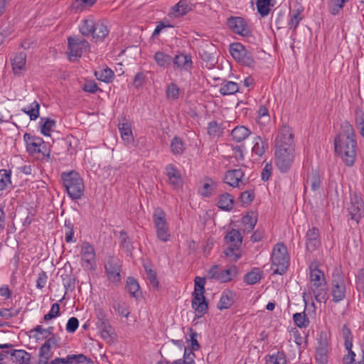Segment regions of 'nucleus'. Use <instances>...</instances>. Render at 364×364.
I'll return each mask as SVG.
<instances>
[{
	"label": "nucleus",
	"instance_id": "e2e57ef3",
	"mask_svg": "<svg viewBox=\"0 0 364 364\" xmlns=\"http://www.w3.org/2000/svg\"><path fill=\"white\" fill-rule=\"evenodd\" d=\"M255 198V193L253 191H245L240 194V201L244 205H247Z\"/></svg>",
	"mask_w": 364,
	"mask_h": 364
},
{
	"label": "nucleus",
	"instance_id": "473e14b6",
	"mask_svg": "<svg viewBox=\"0 0 364 364\" xmlns=\"http://www.w3.org/2000/svg\"><path fill=\"white\" fill-rule=\"evenodd\" d=\"M257 222V215L254 212L248 213L242 218V223L244 225V231L246 232H251Z\"/></svg>",
	"mask_w": 364,
	"mask_h": 364
},
{
	"label": "nucleus",
	"instance_id": "f8f14e48",
	"mask_svg": "<svg viewBox=\"0 0 364 364\" xmlns=\"http://www.w3.org/2000/svg\"><path fill=\"white\" fill-rule=\"evenodd\" d=\"M228 28L235 33L242 36H251V29L247 21L240 16H231L228 19Z\"/></svg>",
	"mask_w": 364,
	"mask_h": 364
},
{
	"label": "nucleus",
	"instance_id": "3c124183",
	"mask_svg": "<svg viewBox=\"0 0 364 364\" xmlns=\"http://www.w3.org/2000/svg\"><path fill=\"white\" fill-rule=\"evenodd\" d=\"M171 151L174 155H181L184 151V144L180 137L175 136L171 142Z\"/></svg>",
	"mask_w": 364,
	"mask_h": 364
},
{
	"label": "nucleus",
	"instance_id": "58836bf2",
	"mask_svg": "<svg viewBox=\"0 0 364 364\" xmlns=\"http://www.w3.org/2000/svg\"><path fill=\"white\" fill-rule=\"evenodd\" d=\"M253 140L254 146L252 149V153L257 155L258 156H262L267 148V144L259 136L255 135Z\"/></svg>",
	"mask_w": 364,
	"mask_h": 364
},
{
	"label": "nucleus",
	"instance_id": "4d7b16f0",
	"mask_svg": "<svg viewBox=\"0 0 364 364\" xmlns=\"http://www.w3.org/2000/svg\"><path fill=\"white\" fill-rule=\"evenodd\" d=\"M26 143V151L29 154L33 155L38 153L44 154L43 151V146H41L38 144L33 142L31 140L24 141Z\"/></svg>",
	"mask_w": 364,
	"mask_h": 364
},
{
	"label": "nucleus",
	"instance_id": "2eb2a0df",
	"mask_svg": "<svg viewBox=\"0 0 364 364\" xmlns=\"http://www.w3.org/2000/svg\"><path fill=\"white\" fill-rule=\"evenodd\" d=\"M320 230L316 227L309 228L305 234V245L308 252H314L321 246Z\"/></svg>",
	"mask_w": 364,
	"mask_h": 364
},
{
	"label": "nucleus",
	"instance_id": "6e6d98bb",
	"mask_svg": "<svg viewBox=\"0 0 364 364\" xmlns=\"http://www.w3.org/2000/svg\"><path fill=\"white\" fill-rule=\"evenodd\" d=\"M237 62L242 63L245 66L252 68L255 65V61L251 52L245 49V53L241 55V60H237Z\"/></svg>",
	"mask_w": 364,
	"mask_h": 364
},
{
	"label": "nucleus",
	"instance_id": "09e8293b",
	"mask_svg": "<svg viewBox=\"0 0 364 364\" xmlns=\"http://www.w3.org/2000/svg\"><path fill=\"white\" fill-rule=\"evenodd\" d=\"M180 89L178 86L174 83L171 82L167 85L166 90V97L168 100H176L179 98Z\"/></svg>",
	"mask_w": 364,
	"mask_h": 364
},
{
	"label": "nucleus",
	"instance_id": "9d476101",
	"mask_svg": "<svg viewBox=\"0 0 364 364\" xmlns=\"http://www.w3.org/2000/svg\"><path fill=\"white\" fill-rule=\"evenodd\" d=\"M210 279H215L220 282L231 281L237 274V268L232 265L227 269H223L218 265H214L208 271Z\"/></svg>",
	"mask_w": 364,
	"mask_h": 364
},
{
	"label": "nucleus",
	"instance_id": "c756f323",
	"mask_svg": "<svg viewBox=\"0 0 364 364\" xmlns=\"http://www.w3.org/2000/svg\"><path fill=\"white\" fill-rule=\"evenodd\" d=\"M262 277V271L259 268L255 267L250 272L245 274L244 282L248 285H252L261 280Z\"/></svg>",
	"mask_w": 364,
	"mask_h": 364
},
{
	"label": "nucleus",
	"instance_id": "72a5a7b5",
	"mask_svg": "<svg viewBox=\"0 0 364 364\" xmlns=\"http://www.w3.org/2000/svg\"><path fill=\"white\" fill-rule=\"evenodd\" d=\"M95 76L98 80H100L106 83H109L112 82L114 74V72L110 68L107 67L104 69L95 70Z\"/></svg>",
	"mask_w": 364,
	"mask_h": 364
},
{
	"label": "nucleus",
	"instance_id": "49530a36",
	"mask_svg": "<svg viewBox=\"0 0 364 364\" xmlns=\"http://www.w3.org/2000/svg\"><path fill=\"white\" fill-rule=\"evenodd\" d=\"M293 321L296 326L300 328L309 326L310 321L305 312L296 313L293 315Z\"/></svg>",
	"mask_w": 364,
	"mask_h": 364
},
{
	"label": "nucleus",
	"instance_id": "5fc2aeb1",
	"mask_svg": "<svg viewBox=\"0 0 364 364\" xmlns=\"http://www.w3.org/2000/svg\"><path fill=\"white\" fill-rule=\"evenodd\" d=\"M271 0H257L256 6L258 13L264 17L269 13V6Z\"/></svg>",
	"mask_w": 364,
	"mask_h": 364
},
{
	"label": "nucleus",
	"instance_id": "dca6fc26",
	"mask_svg": "<svg viewBox=\"0 0 364 364\" xmlns=\"http://www.w3.org/2000/svg\"><path fill=\"white\" fill-rule=\"evenodd\" d=\"M244 176V171L241 168L229 170L225 172L223 181L233 188H240L241 185L246 183Z\"/></svg>",
	"mask_w": 364,
	"mask_h": 364
},
{
	"label": "nucleus",
	"instance_id": "c85d7f7f",
	"mask_svg": "<svg viewBox=\"0 0 364 364\" xmlns=\"http://www.w3.org/2000/svg\"><path fill=\"white\" fill-rule=\"evenodd\" d=\"M225 240L228 244L234 245L235 247H241L242 242V237L240 232L236 229H232L227 232Z\"/></svg>",
	"mask_w": 364,
	"mask_h": 364
},
{
	"label": "nucleus",
	"instance_id": "052dcab7",
	"mask_svg": "<svg viewBox=\"0 0 364 364\" xmlns=\"http://www.w3.org/2000/svg\"><path fill=\"white\" fill-rule=\"evenodd\" d=\"M145 271L146 272L147 278L149 280V282L151 284L154 289H158L159 283L157 280L156 272L148 267H145Z\"/></svg>",
	"mask_w": 364,
	"mask_h": 364
},
{
	"label": "nucleus",
	"instance_id": "603ef678",
	"mask_svg": "<svg viewBox=\"0 0 364 364\" xmlns=\"http://www.w3.org/2000/svg\"><path fill=\"white\" fill-rule=\"evenodd\" d=\"M50 345L43 344L39 350V357L40 359L38 360V364H47L49 359L51 357V354L50 355Z\"/></svg>",
	"mask_w": 364,
	"mask_h": 364
},
{
	"label": "nucleus",
	"instance_id": "bf43d9fd",
	"mask_svg": "<svg viewBox=\"0 0 364 364\" xmlns=\"http://www.w3.org/2000/svg\"><path fill=\"white\" fill-rule=\"evenodd\" d=\"M65 227L66 228L65 237V242L68 243L75 242V240H73L75 232L73 230V225L69 220H66L65 221Z\"/></svg>",
	"mask_w": 364,
	"mask_h": 364
},
{
	"label": "nucleus",
	"instance_id": "6e6552de",
	"mask_svg": "<svg viewBox=\"0 0 364 364\" xmlns=\"http://www.w3.org/2000/svg\"><path fill=\"white\" fill-rule=\"evenodd\" d=\"M153 222L156 231L157 237L162 242L170 239L166 213L161 208H156L153 213Z\"/></svg>",
	"mask_w": 364,
	"mask_h": 364
},
{
	"label": "nucleus",
	"instance_id": "e433bc0d",
	"mask_svg": "<svg viewBox=\"0 0 364 364\" xmlns=\"http://www.w3.org/2000/svg\"><path fill=\"white\" fill-rule=\"evenodd\" d=\"M39 124L41 132L45 136H50V133L55 125V121L48 117H41Z\"/></svg>",
	"mask_w": 364,
	"mask_h": 364
},
{
	"label": "nucleus",
	"instance_id": "bb28decb",
	"mask_svg": "<svg viewBox=\"0 0 364 364\" xmlns=\"http://www.w3.org/2000/svg\"><path fill=\"white\" fill-rule=\"evenodd\" d=\"M239 89L240 87L237 83L224 80L220 85L219 92L222 95H230L237 92Z\"/></svg>",
	"mask_w": 364,
	"mask_h": 364
},
{
	"label": "nucleus",
	"instance_id": "864d4df0",
	"mask_svg": "<svg viewBox=\"0 0 364 364\" xmlns=\"http://www.w3.org/2000/svg\"><path fill=\"white\" fill-rule=\"evenodd\" d=\"M40 105L37 101H34L31 105V108H23L21 111L29 115L31 120H36L39 117Z\"/></svg>",
	"mask_w": 364,
	"mask_h": 364
},
{
	"label": "nucleus",
	"instance_id": "cd10ccee",
	"mask_svg": "<svg viewBox=\"0 0 364 364\" xmlns=\"http://www.w3.org/2000/svg\"><path fill=\"white\" fill-rule=\"evenodd\" d=\"M92 36L96 41H101L104 39L109 33L107 27L101 21H97L95 23L93 30H92Z\"/></svg>",
	"mask_w": 364,
	"mask_h": 364
},
{
	"label": "nucleus",
	"instance_id": "69168bd1",
	"mask_svg": "<svg viewBox=\"0 0 364 364\" xmlns=\"http://www.w3.org/2000/svg\"><path fill=\"white\" fill-rule=\"evenodd\" d=\"M114 309L117 311V313L124 317H128L129 314V309L126 304H121L119 302L115 301L113 304Z\"/></svg>",
	"mask_w": 364,
	"mask_h": 364
},
{
	"label": "nucleus",
	"instance_id": "de8ad7c7",
	"mask_svg": "<svg viewBox=\"0 0 364 364\" xmlns=\"http://www.w3.org/2000/svg\"><path fill=\"white\" fill-rule=\"evenodd\" d=\"M341 334L344 340V346L348 347V348H352L353 336L350 329L348 328L347 324L343 325Z\"/></svg>",
	"mask_w": 364,
	"mask_h": 364
},
{
	"label": "nucleus",
	"instance_id": "f3484780",
	"mask_svg": "<svg viewBox=\"0 0 364 364\" xmlns=\"http://www.w3.org/2000/svg\"><path fill=\"white\" fill-rule=\"evenodd\" d=\"M81 255L82 267L87 269H92L95 258L94 247L88 242H83L81 247Z\"/></svg>",
	"mask_w": 364,
	"mask_h": 364
},
{
	"label": "nucleus",
	"instance_id": "f704fd0d",
	"mask_svg": "<svg viewBox=\"0 0 364 364\" xmlns=\"http://www.w3.org/2000/svg\"><path fill=\"white\" fill-rule=\"evenodd\" d=\"M95 21L91 16H90L87 18L82 20L80 25L79 26L80 33L83 36H91L92 33V30H93V28L95 26Z\"/></svg>",
	"mask_w": 364,
	"mask_h": 364
},
{
	"label": "nucleus",
	"instance_id": "c03bdc74",
	"mask_svg": "<svg viewBox=\"0 0 364 364\" xmlns=\"http://www.w3.org/2000/svg\"><path fill=\"white\" fill-rule=\"evenodd\" d=\"M0 192L7 188L11 184V171L6 169L0 170Z\"/></svg>",
	"mask_w": 364,
	"mask_h": 364
},
{
	"label": "nucleus",
	"instance_id": "a878e982",
	"mask_svg": "<svg viewBox=\"0 0 364 364\" xmlns=\"http://www.w3.org/2000/svg\"><path fill=\"white\" fill-rule=\"evenodd\" d=\"M310 186L312 191H318L321 187V177L318 171H312L308 174L304 184V188Z\"/></svg>",
	"mask_w": 364,
	"mask_h": 364
},
{
	"label": "nucleus",
	"instance_id": "393cba45",
	"mask_svg": "<svg viewBox=\"0 0 364 364\" xmlns=\"http://www.w3.org/2000/svg\"><path fill=\"white\" fill-rule=\"evenodd\" d=\"M234 293L229 290H225L220 299V301L218 304V308L220 310L227 309L230 308L234 303Z\"/></svg>",
	"mask_w": 364,
	"mask_h": 364
},
{
	"label": "nucleus",
	"instance_id": "a18cd8bd",
	"mask_svg": "<svg viewBox=\"0 0 364 364\" xmlns=\"http://www.w3.org/2000/svg\"><path fill=\"white\" fill-rule=\"evenodd\" d=\"M245 49L240 43H233L230 45V53L236 61L241 60V55L245 53Z\"/></svg>",
	"mask_w": 364,
	"mask_h": 364
},
{
	"label": "nucleus",
	"instance_id": "680f3d73",
	"mask_svg": "<svg viewBox=\"0 0 364 364\" xmlns=\"http://www.w3.org/2000/svg\"><path fill=\"white\" fill-rule=\"evenodd\" d=\"M120 245L124 248L127 251H129L132 249V245L131 243V240L129 237L127 235V232L124 230L120 232Z\"/></svg>",
	"mask_w": 364,
	"mask_h": 364
},
{
	"label": "nucleus",
	"instance_id": "37998d69",
	"mask_svg": "<svg viewBox=\"0 0 364 364\" xmlns=\"http://www.w3.org/2000/svg\"><path fill=\"white\" fill-rule=\"evenodd\" d=\"M327 346L325 343H321V346L316 350V360L319 364H326L328 361Z\"/></svg>",
	"mask_w": 364,
	"mask_h": 364
},
{
	"label": "nucleus",
	"instance_id": "5701e85b",
	"mask_svg": "<svg viewBox=\"0 0 364 364\" xmlns=\"http://www.w3.org/2000/svg\"><path fill=\"white\" fill-rule=\"evenodd\" d=\"M251 134V132L246 127L237 126L232 130L231 136L233 141L240 143L250 136Z\"/></svg>",
	"mask_w": 364,
	"mask_h": 364
},
{
	"label": "nucleus",
	"instance_id": "f03ea898",
	"mask_svg": "<svg viewBox=\"0 0 364 364\" xmlns=\"http://www.w3.org/2000/svg\"><path fill=\"white\" fill-rule=\"evenodd\" d=\"M294 135L289 127H283L275 140V164L282 173H287L294 160Z\"/></svg>",
	"mask_w": 364,
	"mask_h": 364
},
{
	"label": "nucleus",
	"instance_id": "7ed1b4c3",
	"mask_svg": "<svg viewBox=\"0 0 364 364\" xmlns=\"http://www.w3.org/2000/svg\"><path fill=\"white\" fill-rule=\"evenodd\" d=\"M309 268L311 289L314 296L317 302L326 303L329 296L324 273L318 268L316 262H311Z\"/></svg>",
	"mask_w": 364,
	"mask_h": 364
},
{
	"label": "nucleus",
	"instance_id": "c9c22d12",
	"mask_svg": "<svg viewBox=\"0 0 364 364\" xmlns=\"http://www.w3.org/2000/svg\"><path fill=\"white\" fill-rule=\"evenodd\" d=\"M60 277L63 280V285L65 289V294L68 291H73L75 287V277L72 274V269L70 270V272L63 273L60 274Z\"/></svg>",
	"mask_w": 364,
	"mask_h": 364
},
{
	"label": "nucleus",
	"instance_id": "6ab92c4d",
	"mask_svg": "<svg viewBox=\"0 0 364 364\" xmlns=\"http://www.w3.org/2000/svg\"><path fill=\"white\" fill-rule=\"evenodd\" d=\"M215 48L213 44L208 42L205 43L199 49V56L202 60L208 63L210 65L213 66L215 62Z\"/></svg>",
	"mask_w": 364,
	"mask_h": 364
},
{
	"label": "nucleus",
	"instance_id": "7c9ffc66",
	"mask_svg": "<svg viewBox=\"0 0 364 364\" xmlns=\"http://www.w3.org/2000/svg\"><path fill=\"white\" fill-rule=\"evenodd\" d=\"M119 130L122 140L127 144H131L134 141L131 124L129 123L119 124Z\"/></svg>",
	"mask_w": 364,
	"mask_h": 364
},
{
	"label": "nucleus",
	"instance_id": "338daca9",
	"mask_svg": "<svg viewBox=\"0 0 364 364\" xmlns=\"http://www.w3.org/2000/svg\"><path fill=\"white\" fill-rule=\"evenodd\" d=\"M210 181V183H205L200 190V194L205 197H209L214 189L215 183L211 180Z\"/></svg>",
	"mask_w": 364,
	"mask_h": 364
},
{
	"label": "nucleus",
	"instance_id": "4468645a",
	"mask_svg": "<svg viewBox=\"0 0 364 364\" xmlns=\"http://www.w3.org/2000/svg\"><path fill=\"white\" fill-rule=\"evenodd\" d=\"M172 63L173 70L181 72H191L193 67L191 55L183 53L175 55L172 58Z\"/></svg>",
	"mask_w": 364,
	"mask_h": 364
},
{
	"label": "nucleus",
	"instance_id": "13d9d810",
	"mask_svg": "<svg viewBox=\"0 0 364 364\" xmlns=\"http://www.w3.org/2000/svg\"><path fill=\"white\" fill-rule=\"evenodd\" d=\"M268 364H287V360L284 352H277L269 356L267 360Z\"/></svg>",
	"mask_w": 364,
	"mask_h": 364
},
{
	"label": "nucleus",
	"instance_id": "9b49d317",
	"mask_svg": "<svg viewBox=\"0 0 364 364\" xmlns=\"http://www.w3.org/2000/svg\"><path fill=\"white\" fill-rule=\"evenodd\" d=\"M348 211L350 219L358 224L364 216V201L360 195L355 193L350 195V203L348 207Z\"/></svg>",
	"mask_w": 364,
	"mask_h": 364
},
{
	"label": "nucleus",
	"instance_id": "aec40b11",
	"mask_svg": "<svg viewBox=\"0 0 364 364\" xmlns=\"http://www.w3.org/2000/svg\"><path fill=\"white\" fill-rule=\"evenodd\" d=\"M26 53L21 51L11 59L12 70L16 75H19L23 71H26Z\"/></svg>",
	"mask_w": 364,
	"mask_h": 364
},
{
	"label": "nucleus",
	"instance_id": "1a4fd4ad",
	"mask_svg": "<svg viewBox=\"0 0 364 364\" xmlns=\"http://www.w3.org/2000/svg\"><path fill=\"white\" fill-rule=\"evenodd\" d=\"M68 54L70 61H74L81 57L82 51L89 47L88 42L80 37H68Z\"/></svg>",
	"mask_w": 364,
	"mask_h": 364
},
{
	"label": "nucleus",
	"instance_id": "f257e3e1",
	"mask_svg": "<svg viewBox=\"0 0 364 364\" xmlns=\"http://www.w3.org/2000/svg\"><path fill=\"white\" fill-rule=\"evenodd\" d=\"M334 149L346 166L354 164L357 156V140L354 129L347 120L341 124L340 130L334 139Z\"/></svg>",
	"mask_w": 364,
	"mask_h": 364
},
{
	"label": "nucleus",
	"instance_id": "39448f33",
	"mask_svg": "<svg viewBox=\"0 0 364 364\" xmlns=\"http://www.w3.org/2000/svg\"><path fill=\"white\" fill-rule=\"evenodd\" d=\"M195 288L193 293L192 308L196 311V316L201 317L208 313V302L204 296L205 279L204 277H196L194 279Z\"/></svg>",
	"mask_w": 364,
	"mask_h": 364
},
{
	"label": "nucleus",
	"instance_id": "20e7f679",
	"mask_svg": "<svg viewBox=\"0 0 364 364\" xmlns=\"http://www.w3.org/2000/svg\"><path fill=\"white\" fill-rule=\"evenodd\" d=\"M60 177L68 196L73 200L80 199L85 189L83 180L80 174L75 171H70L63 172Z\"/></svg>",
	"mask_w": 364,
	"mask_h": 364
},
{
	"label": "nucleus",
	"instance_id": "a211bd4d",
	"mask_svg": "<svg viewBox=\"0 0 364 364\" xmlns=\"http://www.w3.org/2000/svg\"><path fill=\"white\" fill-rule=\"evenodd\" d=\"M105 272L109 282H119L121 279L120 268L114 258H109L105 264Z\"/></svg>",
	"mask_w": 364,
	"mask_h": 364
},
{
	"label": "nucleus",
	"instance_id": "a19ab883",
	"mask_svg": "<svg viewBox=\"0 0 364 364\" xmlns=\"http://www.w3.org/2000/svg\"><path fill=\"white\" fill-rule=\"evenodd\" d=\"M224 129L223 124L211 121L208 124V134L213 138L219 137L223 134Z\"/></svg>",
	"mask_w": 364,
	"mask_h": 364
},
{
	"label": "nucleus",
	"instance_id": "2f4dec72",
	"mask_svg": "<svg viewBox=\"0 0 364 364\" xmlns=\"http://www.w3.org/2000/svg\"><path fill=\"white\" fill-rule=\"evenodd\" d=\"M11 355L16 364H30L31 355L24 350H14Z\"/></svg>",
	"mask_w": 364,
	"mask_h": 364
},
{
	"label": "nucleus",
	"instance_id": "412c9836",
	"mask_svg": "<svg viewBox=\"0 0 364 364\" xmlns=\"http://www.w3.org/2000/svg\"><path fill=\"white\" fill-rule=\"evenodd\" d=\"M192 10V6L188 0H180L171 8V15L178 18L186 15Z\"/></svg>",
	"mask_w": 364,
	"mask_h": 364
},
{
	"label": "nucleus",
	"instance_id": "774afa93",
	"mask_svg": "<svg viewBox=\"0 0 364 364\" xmlns=\"http://www.w3.org/2000/svg\"><path fill=\"white\" fill-rule=\"evenodd\" d=\"M79 326V321L76 317H71L66 324V331L69 333H74Z\"/></svg>",
	"mask_w": 364,
	"mask_h": 364
},
{
	"label": "nucleus",
	"instance_id": "8fccbe9b",
	"mask_svg": "<svg viewBox=\"0 0 364 364\" xmlns=\"http://www.w3.org/2000/svg\"><path fill=\"white\" fill-rule=\"evenodd\" d=\"M355 127L360 134L364 138V112L360 109H357L355 112Z\"/></svg>",
	"mask_w": 364,
	"mask_h": 364
},
{
	"label": "nucleus",
	"instance_id": "4be33fe9",
	"mask_svg": "<svg viewBox=\"0 0 364 364\" xmlns=\"http://www.w3.org/2000/svg\"><path fill=\"white\" fill-rule=\"evenodd\" d=\"M166 172L171 184L176 187H178L182 184L181 174L173 164L166 166Z\"/></svg>",
	"mask_w": 364,
	"mask_h": 364
},
{
	"label": "nucleus",
	"instance_id": "0eeeda50",
	"mask_svg": "<svg viewBox=\"0 0 364 364\" xmlns=\"http://www.w3.org/2000/svg\"><path fill=\"white\" fill-rule=\"evenodd\" d=\"M346 286L341 271L336 269L332 274L331 294L334 303H339L346 298Z\"/></svg>",
	"mask_w": 364,
	"mask_h": 364
},
{
	"label": "nucleus",
	"instance_id": "79ce46f5",
	"mask_svg": "<svg viewBox=\"0 0 364 364\" xmlns=\"http://www.w3.org/2000/svg\"><path fill=\"white\" fill-rule=\"evenodd\" d=\"M126 289L132 297L137 298L139 292V284L136 279L129 277L127 280Z\"/></svg>",
	"mask_w": 364,
	"mask_h": 364
},
{
	"label": "nucleus",
	"instance_id": "ddd939ff",
	"mask_svg": "<svg viewBox=\"0 0 364 364\" xmlns=\"http://www.w3.org/2000/svg\"><path fill=\"white\" fill-rule=\"evenodd\" d=\"M97 328L100 331L101 336L104 340H110L112 328L107 318V314L102 309H99L96 313Z\"/></svg>",
	"mask_w": 364,
	"mask_h": 364
},
{
	"label": "nucleus",
	"instance_id": "0e129e2a",
	"mask_svg": "<svg viewBox=\"0 0 364 364\" xmlns=\"http://www.w3.org/2000/svg\"><path fill=\"white\" fill-rule=\"evenodd\" d=\"M60 315V306L58 303H55L52 305L50 311L44 315L43 319L48 321L52 318H54Z\"/></svg>",
	"mask_w": 364,
	"mask_h": 364
},
{
	"label": "nucleus",
	"instance_id": "b1692460",
	"mask_svg": "<svg viewBox=\"0 0 364 364\" xmlns=\"http://www.w3.org/2000/svg\"><path fill=\"white\" fill-rule=\"evenodd\" d=\"M233 202V196L230 193H225L219 196L217 205L221 210L230 211L232 209Z\"/></svg>",
	"mask_w": 364,
	"mask_h": 364
},
{
	"label": "nucleus",
	"instance_id": "4c0bfd02",
	"mask_svg": "<svg viewBox=\"0 0 364 364\" xmlns=\"http://www.w3.org/2000/svg\"><path fill=\"white\" fill-rule=\"evenodd\" d=\"M154 60L159 66L163 68L170 66L172 63V57L161 51L155 53Z\"/></svg>",
	"mask_w": 364,
	"mask_h": 364
},
{
	"label": "nucleus",
	"instance_id": "ea45409f",
	"mask_svg": "<svg viewBox=\"0 0 364 364\" xmlns=\"http://www.w3.org/2000/svg\"><path fill=\"white\" fill-rule=\"evenodd\" d=\"M240 247H235L234 245H229L223 252L225 257L230 262L237 261L240 257Z\"/></svg>",
	"mask_w": 364,
	"mask_h": 364
},
{
	"label": "nucleus",
	"instance_id": "423d86ee",
	"mask_svg": "<svg viewBox=\"0 0 364 364\" xmlns=\"http://www.w3.org/2000/svg\"><path fill=\"white\" fill-rule=\"evenodd\" d=\"M272 269L274 274L282 275L289 266V257L287 247L282 243L277 244L272 254Z\"/></svg>",
	"mask_w": 364,
	"mask_h": 364
}]
</instances>
